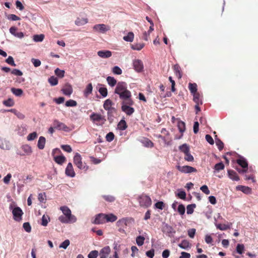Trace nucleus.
Masks as SVG:
<instances>
[{"instance_id": "obj_49", "label": "nucleus", "mask_w": 258, "mask_h": 258, "mask_svg": "<svg viewBox=\"0 0 258 258\" xmlns=\"http://www.w3.org/2000/svg\"><path fill=\"white\" fill-rule=\"evenodd\" d=\"M98 91L103 97H105L107 96L108 92L106 88L101 87L99 89Z\"/></svg>"}, {"instance_id": "obj_40", "label": "nucleus", "mask_w": 258, "mask_h": 258, "mask_svg": "<svg viewBox=\"0 0 258 258\" xmlns=\"http://www.w3.org/2000/svg\"><path fill=\"white\" fill-rule=\"evenodd\" d=\"M53 159L56 163L60 165L62 164L64 162V158L62 155L57 156V157L53 158Z\"/></svg>"}, {"instance_id": "obj_24", "label": "nucleus", "mask_w": 258, "mask_h": 258, "mask_svg": "<svg viewBox=\"0 0 258 258\" xmlns=\"http://www.w3.org/2000/svg\"><path fill=\"white\" fill-rule=\"evenodd\" d=\"M236 162L243 168L248 169V163L244 158L240 157L236 160Z\"/></svg>"}, {"instance_id": "obj_31", "label": "nucleus", "mask_w": 258, "mask_h": 258, "mask_svg": "<svg viewBox=\"0 0 258 258\" xmlns=\"http://www.w3.org/2000/svg\"><path fill=\"white\" fill-rule=\"evenodd\" d=\"M188 89L192 94L198 92L197 85L196 83H189L188 84Z\"/></svg>"}, {"instance_id": "obj_18", "label": "nucleus", "mask_w": 258, "mask_h": 258, "mask_svg": "<svg viewBox=\"0 0 258 258\" xmlns=\"http://www.w3.org/2000/svg\"><path fill=\"white\" fill-rule=\"evenodd\" d=\"M114 104L112 101L109 99H106L103 103V108L106 111H109L111 108H114L113 105Z\"/></svg>"}, {"instance_id": "obj_7", "label": "nucleus", "mask_w": 258, "mask_h": 258, "mask_svg": "<svg viewBox=\"0 0 258 258\" xmlns=\"http://www.w3.org/2000/svg\"><path fill=\"white\" fill-rule=\"evenodd\" d=\"M128 223V219L123 218L119 219L116 222V226L118 228V231L121 233L124 232V228L127 225Z\"/></svg>"}, {"instance_id": "obj_20", "label": "nucleus", "mask_w": 258, "mask_h": 258, "mask_svg": "<svg viewBox=\"0 0 258 258\" xmlns=\"http://www.w3.org/2000/svg\"><path fill=\"white\" fill-rule=\"evenodd\" d=\"M97 54L102 58H108L111 56L112 53L109 50H100L97 52Z\"/></svg>"}, {"instance_id": "obj_25", "label": "nucleus", "mask_w": 258, "mask_h": 258, "mask_svg": "<svg viewBox=\"0 0 258 258\" xmlns=\"http://www.w3.org/2000/svg\"><path fill=\"white\" fill-rule=\"evenodd\" d=\"M236 189L241 191L244 194H248L251 192V188L248 186L238 185L236 186Z\"/></svg>"}, {"instance_id": "obj_60", "label": "nucleus", "mask_w": 258, "mask_h": 258, "mask_svg": "<svg viewBox=\"0 0 258 258\" xmlns=\"http://www.w3.org/2000/svg\"><path fill=\"white\" fill-rule=\"evenodd\" d=\"M6 62L13 67H15L16 66L13 57L11 56H9L8 57V58L6 60Z\"/></svg>"}, {"instance_id": "obj_4", "label": "nucleus", "mask_w": 258, "mask_h": 258, "mask_svg": "<svg viewBox=\"0 0 258 258\" xmlns=\"http://www.w3.org/2000/svg\"><path fill=\"white\" fill-rule=\"evenodd\" d=\"M138 201L139 202L140 206L142 207L148 208L152 204L151 198L145 194H142L139 196Z\"/></svg>"}, {"instance_id": "obj_11", "label": "nucleus", "mask_w": 258, "mask_h": 258, "mask_svg": "<svg viewBox=\"0 0 258 258\" xmlns=\"http://www.w3.org/2000/svg\"><path fill=\"white\" fill-rule=\"evenodd\" d=\"M74 163L79 169L85 168L82 161L81 156L78 153H76L74 157Z\"/></svg>"}, {"instance_id": "obj_35", "label": "nucleus", "mask_w": 258, "mask_h": 258, "mask_svg": "<svg viewBox=\"0 0 258 258\" xmlns=\"http://www.w3.org/2000/svg\"><path fill=\"white\" fill-rule=\"evenodd\" d=\"M106 81L111 87H113L116 84V80L112 77H107L106 78Z\"/></svg>"}, {"instance_id": "obj_51", "label": "nucleus", "mask_w": 258, "mask_h": 258, "mask_svg": "<svg viewBox=\"0 0 258 258\" xmlns=\"http://www.w3.org/2000/svg\"><path fill=\"white\" fill-rule=\"evenodd\" d=\"M196 208V204H191L187 206V214H191L194 212V208Z\"/></svg>"}, {"instance_id": "obj_46", "label": "nucleus", "mask_w": 258, "mask_h": 258, "mask_svg": "<svg viewBox=\"0 0 258 258\" xmlns=\"http://www.w3.org/2000/svg\"><path fill=\"white\" fill-rule=\"evenodd\" d=\"M48 82L51 86H55L57 84L58 80L56 77L51 76L48 79Z\"/></svg>"}, {"instance_id": "obj_33", "label": "nucleus", "mask_w": 258, "mask_h": 258, "mask_svg": "<svg viewBox=\"0 0 258 258\" xmlns=\"http://www.w3.org/2000/svg\"><path fill=\"white\" fill-rule=\"evenodd\" d=\"M174 70L176 76L178 79H181L182 77V73L180 70V67L178 64H175L174 66Z\"/></svg>"}, {"instance_id": "obj_6", "label": "nucleus", "mask_w": 258, "mask_h": 258, "mask_svg": "<svg viewBox=\"0 0 258 258\" xmlns=\"http://www.w3.org/2000/svg\"><path fill=\"white\" fill-rule=\"evenodd\" d=\"M176 168L179 171L184 173H190L197 172L196 168L188 165L181 166L178 165L176 166Z\"/></svg>"}, {"instance_id": "obj_54", "label": "nucleus", "mask_w": 258, "mask_h": 258, "mask_svg": "<svg viewBox=\"0 0 258 258\" xmlns=\"http://www.w3.org/2000/svg\"><path fill=\"white\" fill-rule=\"evenodd\" d=\"M52 155L54 158L55 157L59 156L60 155H62L61 153L60 150L58 148H55L53 150L52 152Z\"/></svg>"}, {"instance_id": "obj_61", "label": "nucleus", "mask_w": 258, "mask_h": 258, "mask_svg": "<svg viewBox=\"0 0 258 258\" xmlns=\"http://www.w3.org/2000/svg\"><path fill=\"white\" fill-rule=\"evenodd\" d=\"M26 130L25 127L21 126H18V134L22 136L26 134Z\"/></svg>"}, {"instance_id": "obj_19", "label": "nucleus", "mask_w": 258, "mask_h": 258, "mask_svg": "<svg viewBox=\"0 0 258 258\" xmlns=\"http://www.w3.org/2000/svg\"><path fill=\"white\" fill-rule=\"evenodd\" d=\"M227 172L228 177L232 180L238 181L239 180V177L238 174L234 170H228Z\"/></svg>"}, {"instance_id": "obj_17", "label": "nucleus", "mask_w": 258, "mask_h": 258, "mask_svg": "<svg viewBox=\"0 0 258 258\" xmlns=\"http://www.w3.org/2000/svg\"><path fill=\"white\" fill-rule=\"evenodd\" d=\"M66 174L70 177H74L75 176V172L71 163H69L66 168Z\"/></svg>"}, {"instance_id": "obj_62", "label": "nucleus", "mask_w": 258, "mask_h": 258, "mask_svg": "<svg viewBox=\"0 0 258 258\" xmlns=\"http://www.w3.org/2000/svg\"><path fill=\"white\" fill-rule=\"evenodd\" d=\"M216 144L220 151H221L224 148L223 143L219 139L216 140Z\"/></svg>"}, {"instance_id": "obj_21", "label": "nucleus", "mask_w": 258, "mask_h": 258, "mask_svg": "<svg viewBox=\"0 0 258 258\" xmlns=\"http://www.w3.org/2000/svg\"><path fill=\"white\" fill-rule=\"evenodd\" d=\"M105 218L106 222H113L117 220V217L112 213L105 214Z\"/></svg>"}, {"instance_id": "obj_30", "label": "nucleus", "mask_w": 258, "mask_h": 258, "mask_svg": "<svg viewBox=\"0 0 258 258\" xmlns=\"http://www.w3.org/2000/svg\"><path fill=\"white\" fill-rule=\"evenodd\" d=\"M194 98V101L198 104H202V102L201 99V96L199 92H197L192 94Z\"/></svg>"}, {"instance_id": "obj_41", "label": "nucleus", "mask_w": 258, "mask_h": 258, "mask_svg": "<svg viewBox=\"0 0 258 258\" xmlns=\"http://www.w3.org/2000/svg\"><path fill=\"white\" fill-rule=\"evenodd\" d=\"M216 227L221 230H226L229 229L230 226L225 224H218L216 225Z\"/></svg>"}, {"instance_id": "obj_23", "label": "nucleus", "mask_w": 258, "mask_h": 258, "mask_svg": "<svg viewBox=\"0 0 258 258\" xmlns=\"http://www.w3.org/2000/svg\"><path fill=\"white\" fill-rule=\"evenodd\" d=\"M142 144L147 148H152L154 147V143L148 138H144L141 141Z\"/></svg>"}, {"instance_id": "obj_1", "label": "nucleus", "mask_w": 258, "mask_h": 258, "mask_svg": "<svg viewBox=\"0 0 258 258\" xmlns=\"http://www.w3.org/2000/svg\"><path fill=\"white\" fill-rule=\"evenodd\" d=\"M114 93L119 95L122 102L130 105L134 104V102L132 98V93L127 89V84L125 82H119L115 87Z\"/></svg>"}, {"instance_id": "obj_36", "label": "nucleus", "mask_w": 258, "mask_h": 258, "mask_svg": "<svg viewBox=\"0 0 258 258\" xmlns=\"http://www.w3.org/2000/svg\"><path fill=\"white\" fill-rule=\"evenodd\" d=\"M53 126L54 128L58 130H63L64 128V125L58 121V120H54L53 122Z\"/></svg>"}, {"instance_id": "obj_34", "label": "nucleus", "mask_w": 258, "mask_h": 258, "mask_svg": "<svg viewBox=\"0 0 258 258\" xmlns=\"http://www.w3.org/2000/svg\"><path fill=\"white\" fill-rule=\"evenodd\" d=\"M127 127L126 123L124 119H121L117 124L118 128L121 131L125 130Z\"/></svg>"}, {"instance_id": "obj_38", "label": "nucleus", "mask_w": 258, "mask_h": 258, "mask_svg": "<svg viewBox=\"0 0 258 258\" xmlns=\"http://www.w3.org/2000/svg\"><path fill=\"white\" fill-rule=\"evenodd\" d=\"M144 46L145 44L143 43H136L132 45L131 48L133 50H140L144 47Z\"/></svg>"}, {"instance_id": "obj_45", "label": "nucleus", "mask_w": 258, "mask_h": 258, "mask_svg": "<svg viewBox=\"0 0 258 258\" xmlns=\"http://www.w3.org/2000/svg\"><path fill=\"white\" fill-rule=\"evenodd\" d=\"M50 221V218L48 216L44 215L42 217L41 225L43 226H47L48 222Z\"/></svg>"}, {"instance_id": "obj_8", "label": "nucleus", "mask_w": 258, "mask_h": 258, "mask_svg": "<svg viewBox=\"0 0 258 258\" xmlns=\"http://www.w3.org/2000/svg\"><path fill=\"white\" fill-rule=\"evenodd\" d=\"M121 105L122 111L125 112L127 115H131L135 112L134 108L131 107L132 105L125 103L124 102H121Z\"/></svg>"}, {"instance_id": "obj_14", "label": "nucleus", "mask_w": 258, "mask_h": 258, "mask_svg": "<svg viewBox=\"0 0 258 258\" xmlns=\"http://www.w3.org/2000/svg\"><path fill=\"white\" fill-rule=\"evenodd\" d=\"M93 223L95 224H101L106 223L105 214L100 213L97 215Z\"/></svg>"}, {"instance_id": "obj_44", "label": "nucleus", "mask_w": 258, "mask_h": 258, "mask_svg": "<svg viewBox=\"0 0 258 258\" xmlns=\"http://www.w3.org/2000/svg\"><path fill=\"white\" fill-rule=\"evenodd\" d=\"M178 127L180 133H183L185 130V124L182 121H179L178 122Z\"/></svg>"}, {"instance_id": "obj_39", "label": "nucleus", "mask_w": 258, "mask_h": 258, "mask_svg": "<svg viewBox=\"0 0 258 258\" xmlns=\"http://www.w3.org/2000/svg\"><path fill=\"white\" fill-rule=\"evenodd\" d=\"M102 197L103 199L107 202L112 203L115 200V198L111 195H103Z\"/></svg>"}, {"instance_id": "obj_22", "label": "nucleus", "mask_w": 258, "mask_h": 258, "mask_svg": "<svg viewBox=\"0 0 258 258\" xmlns=\"http://www.w3.org/2000/svg\"><path fill=\"white\" fill-rule=\"evenodd\" d=\"M88 22V19L84 17H78L75 20V23L77 26H82L87 24Z\"/></svg>"}, {"instance_id": "obj_29", "label": "nucleus", "mask_w": 258, "mask_h": 258, "mask_svg": "<svg viewBox=\"0 0 258 258\" xmlns=\"http://www.w3.org/2000/svg\"><path fill=\"white\" fill-rule=\"evenodd\" d=\"M179 150L183 153L184 154L188 153L189 151V146L186 144H183V145L180 146L179 147Z\"/></svg>"}, {"instance_id": "obj_16", "label": "nucleus", "mask_w": 258, "mask_h": 258, "mask_svg": "<svg viewBox=\"0 0 258 258\" xmlns=\"http://www.w3.org/2000/svg\"><path fill=\"white\" fill-rule=\"evenodd\" d=\"M107 119L110 123H112L114 118V114L117 113V109L115 108H111L107 111Z\"/></svg>"}, {"instance_id": "obj_52", "label": "nucleus", "mask_w": 258, "mask_h": 258, "mask_svg": "<svg viewBox=\"0 0 258 258\" xmlns=\"http://www.w3.org/2000/svg\"><path fill=\"white\" fill-rule=\"evenodd\" d=\"M37 134L36 132H33L30 134L27 137V140L29 141H33L37 137Z\"/></svg>"}, {"instance_id": "obj_55", "label": "nucleus", "mask_w": 258, "mask_h": 258, "mask_svg": "<svg viewBox=\"0 0 258 258\" xmlns=\"http://www.w3.org/2000/svg\"><path fill=\"white\" fill-rule=\"evenodd\" d=\"M114 135L112 132H109L106 136V140L107 141L110 142L114 140Z\"/></svg>"}, {"instance_id": "obj_28", "label": "nucleus", "mask_w": 258, "mask_h": 258, "mask_svg": "<svg viewBox=\"0 0 258 258\" xmlns=\"http://www.w3.org/2000/svg\"><path fill=\"white\" fill-rule=\"evenodd\" d=\"M22 149L24 152L25 154L27 155H30L32 152L31 147L28 145H24L22 146Z\"/></svg>"}, {"instance_id": "obj_59", "label": "nucleus", "mask_w": 258, "mask_h": 258, "mask_svg": "<svg viewBox=\"0 0 258 258\" xmlns=\"http://www.w3.org/2000/svg\"><path fill=\"white\" fill-rule=\"evenodd\" d=\"M112 72L114 74L121 75L122 74V70L119 67L115 66L112 68Z\"/></svg>"}, {"instance_id": "obj_53", "label": "nucleus", "mask_w": 258, "mask_h": 258, "mask_svg": "<svg viewBox=\"0 0 258 258\" xmlns=\"http://www.w3.org/2000/svg\"><path fill=\"white\" fill-rule=\"evenodd\" d=\"M185 155V156H184V160L185 161H188V162H192L194 161V157L192 156V155H191L190 153V151L189 152H188V153H186Z\"/></svg>"}, {"instance_id": "obj_63", "label": "nucleus", "mask_w": 258, "mask_h": 258, "mask_svg": "<svg viewBox=\"0 0 258 258\" xmlns=\"http://www.w3.org/2000/svg\"><path fill=\"white\" fill-rule=\"evenodd\" d=\"M11 177L12 175L11 173L7 174V175L3 178L4 182L6 184H8L10 183Z\"/></svg>"}, {"instance_id": "obj_32", "label": "nucleus", "mask_w": 258, "mask_h": 258, "mask_svg": "<svg viewBox=\"0 0 258 258\" xmlns=\"http://www.w3.org/2000/svg\"><path fill=\"white\" fill-rule=\"evenodd\" d=\"M134 38V34L132 32H130L128 33L126 36H124L123 37V39L124 41L127 42H132L133 41Z\"/></svg>"}, {"instance_id": "obj_57", "label": "nucleus", "mask_w": 258, "mask_h": 258, "mask_svg": "<svg viewBox=\"0 0 258 258\" xmlns=\"http://www.w3.org/2000/svg\"><path fill=\"white\" fill-rule=\"evenodd\" d=\"M73 92L72 87L67 84H66V95H70Z\"/></svg>"}, {"instance_id": "obj_48", "label": "nucleus", "mask_w": 258, "mask_h": 258, "mask_svg": "<svg viewBox=\"0 0 258 258\" xmlns=\"http://www.w3.org/2000/svg\"><path fill=\"white\" fill-rule=\"evenodd\" d=\"M225 166L222 162L218 163L215 164L214 169L217 171H219L224 169Z\"/></svg>"}, {"instance_id": "obj_42", "label": "nucleus", "mask_w": 258, "mask_h": 258, "mask_svg": "<svg viewBox=\"0 0 258 258\" xmlns=\"http://www.w3.org/2000/svg\"><path fill=\"white\" fill-rule=\"evenodd\" d=\"M77 105V102L75 100L70 99L66 101V106L75 107Z\"/></svg>"}, {"instance_id": "obj_13", "label": "nucleus", "mask_w": 258, "mask_h": 258, "mask_svg": "<svg viewBox=\"0 0 258 258\" xmlns=\"http://www.w3.org/2000/svg\"><path fill=\"white\" fill-rule=\"evenodd\" d=\"M93 29L97 31H99L101 33H105L110 30V27L105 24H101L94 25Z\"/></svg>"}, {"instance_id": "obj_2", "label": "nucleus", "mask_w": 258, "mask_h": 258, "mask_svg": "<svg viewBox=\"0 0 258 258\" xmlns=\"http://www.w3.org/2000/svg\"><path fill=\"white\" fill-rule=\"evenodd\" d=\"M10 209L12 210L14 219L16 221H20L23 214L22 210L20 207H14V205L12 204L10 206Z\"/></svg>"}, {"instance_id": "obj_15", "label": "nucleus", "mask_w": 258, "mask_h": 258, "mask_svg": "<svg viewBox=\"0 0 258 258\" xmlns=\"http://www.w3.org/2000/svg\"><path fill=\"white\" fill-rule=\"evenodd\" d=\"M111 249L109 246H107L101 249V250L100 251L99 255L100 257V258H107L109 254L110 253Z\"/></svg>"}, {"instance_id": "obj_3", "label": "nucleus", "mask_w": 258, "mask_h": 258, "mask_svg": "<svg viewBox=\"0 0 258 258\" xmlns=\"http://www.w3.org/2000/svg\"><path fill=\"white\" fill-rule=\"evenodd\" d=\"M90 118L93 122L97 125H103L106 121L104 116L94 112L90 115Z\"/></svg>"}, {"instance_id": "obj_47", "label": "nucleus", "mask_w": 258, "mask_h": 258, "mask_svg": "<svg viewBox=\"0 0 258 258\" xmlns=\"http://www.w3.org/2000/svg\"><path fill=\"white\" fill-rule=\"evenodd\" d=\"M44 38V36L43 34L35 35L33 36V40L35 42H41Z\"/></svg>"}, {"instance_id": "obj_56", "label": "nucleus", "mask_w": 258, "mask_h": 258, "mask_svg": "<svg viewBox=\"0 0 258 258\" xmlns=\"http://www.w3.org/2000/svg\"><path fill=\"white\" fill-rule=\"evenodd\" d=\"M3 104L6 106L11 107L14 105V103L12 99H9L7 100L4 101Z\"/></svg>"}, {"instance_id": "obj_64", "label": "nucleus", "mask_w": 258, "mask_h": 258, "mask_svg": "<svg viewBox=\"0 0 258 258\" xmlns=\"http://www.w3.org/2000/svg\"><path fill=\"white\" fill-rule=\"evenodd\" d=\"M23 227L27 232H30L31 230V227L28 222H25L23 224Z\"/></svg>"}, {"instance_id": "obj_26", "label": "nucleus", "mask_w": 258, "mask_h": 258, "mask_svg": "<svg viewBox=\"0 0 258 258\" xmlns=\"http://www.w3.org/2000/svg\"><path fill=\"white\" fill-rule=\"evenodd\" d=\"M45 141L46 140L44 137L41 136L39 137L37 143V147L39 149L42 150L44 149L45 147Z\"/></svg>"}, {"instance_id": "obj_43", "label": "nucleus", "mask_w": 258, "mask_h": 258, "mask_svg": "<svg viewBox=\"0 0 258 258\" xmlns=\"http://www.w3.org/2000/svg\"><path fill=\"white\" fill-rule=\"evenodd\" d=\"M178 245L181 248L187 249L189 247V243L188 241L183 240Z\"/></svg>"}, {"instance_id": "obj_27", "label": "nucleus", "mask_w": 258, "mask_h": 258, "mask_svg": "<svg viewBox=\"0 0 258 258\" xmlns=\"http://www.w3.org/2000/svg\"><path fill=\"white\" fill-rule=\"evenodd\" d=\"M93 90V86L91 83H89L86 86V89L84 91V96L87 97L90 94L92 93Z\"/></svg>"}, {"instance_id": "obj_9", "label": "nucleus", "mask_w": 258, "mask_h": 258, "mask_svg": "<svg viewBox=\"0 0 258 258\" xmlns=\"http://www.w3.org/2000/svg\"><path fill=\"white\" fill-rule=\"evenodd\" d=\"M11 147V144L8 140L0 137V149L4 150H10Z\"/></svg>"}, {"instance_id": "obj_5", "label": "nucleus", "mask_w": 258, "mask_h": 258, "mask_svg": "<svg viewBox=\"0 0 258 258\" xmlns=\"http://www.w3.org/2000/svg\"><path fill=\"white\" fill-rule=\"evenodd\" d=\"M77 221L76 217L72 214L71 210L66 207V223L72 224Z\"/></svg>"}, {"instance_id": "obj_37", "label": "nucleus", "mask_w": 258, "mask_h": 258, "mask_svg": "<svg viewBox=\"0 0 258 258\" xmlns=\"http://www.w3.org/2000/svg\"><path fill=\"white\" fill-rule=\"evenodd\" d=\"M12 92L16 96H20L23 94V91L21 89L12 88Z\"/></svg>"}, {"instance_id": "obj_50", "label": "nucleus", "mask_w": 258, "mask_h": 258, "mask_svg": "<svg viewBox=\"0 0 258 258\" xmlns=\"http://www.w3.org/2000/svg\"><path fill=\"white\" fill-rule=\"evenodd\" d=\"M145 238L142 236H139L136 238V242L139 246H142L144 243Z\"/></svg>"}, {"instance_id": "obj_12", "label": "nucleus", "mask_w": 258, "mask_h": 258, "mask_svg": "<svg viewBox=\"0 0 258 258\" xmlns=\"http://www.w3.org/2000/svg\"><path fill=\"white\" fill-rule=\"evenodd\" d=\"M133 66L134 69L137 72H141L144 69V66L142 61L140 59H135L133 61Z\"/></svg>"}, {"instance_id": "obj_58", "label": "nucleus", "mask_w": 258, "mask_h": 258, "mask_svg": "<svg viewBox=\"0 0 258 258\" xmlns=\"http://www.w3.org/2000/svg\"><path fill=\"white\" fill-rule=\"evenodd\" d=\"M98 255V252L97 250H92L88 254V258H97Z\"/></svg>"}, {"instance_id": "obj_10", "label": "nucleus", "mask_w": 258, "mask_h": 258, "mask_svg": "<svg viewBox=\"0 0 258 258\" xmlns=\"http://www.w3.org/2000/svg\"><path fill=\"white\" fill-rule=\"evenodd\" d=\"M162 231L168 234L169 237H173L175 233V231L171 226L166 224L163 225L162 228Z\"/></svg>"}]
</instances>
